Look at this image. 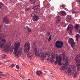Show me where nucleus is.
<instances>
[{
    "mask_svg": "<svg viewBox=\"0 0 80 80\" xmlns=\"http://www.w3.org/2000/svg\"><path fill=\"white\" fill-rule=\"evenodd\" d=\"M31 17L32 18V20L34 22H36V21L38 20L39 19L38 15H37L34 13H32L31 15Z\"/></svg>",
    "mask_w": 80,
    "mask_h": 80,
    "instance_id": "7",
    "label": "nucleus"
},
{
    "mask_svg": "<svg viewBox=\"0 0 80 80\" xmlns=\"http://www.w3.org/2000/svg\"><path fill=\"white\" fill-rule=\"evenodd\" d=\"M73 28L72 25H69L68 26L67 30L68 32H69V34H72V30H73Z\"/></svg>",
    "mask_w": 80,
    "mask_h": 80,
    "instance_id": "9",
    "label": "nucleus"
},
{
    "mask_svg": "<svg viewBox=\"0 0 80 80\" xmlns=\"http://www.w3.org/2000/svg\"><path fill=\"white\" fill-rule=\"evenodd\" d=\"M67 67V66L66 65H64L63 66V70H65V69H66V70H67V68H66Z\"/></svg>",
    "mask_w": 80,
    "mask_h": 80,
    "instance_id": "32",
    "label": "nucleus"
},
{
    "mask_svg": "<svg viewBox=\"0 0 80 80\" xmlns=\"http://www.w3.org/2000/svg\"><path fill=\"white\" fill-rule=\"evenodd\" d=\"M51 39H52V37H51V36H50L48 39V41H50L51 40Z\"/></svg>",
    "mask_w": 80,
    "mask_h": 80,
    "instance_id": "35",
    "label": "nucleus"
},
{
    "mask_svg": "<svg viewBox=\"0 0 80 80\" xmlns=\"http://www.w3.org/2000/svg\"><path fill=\"white\" fill-rule=\"evenodd\" d=\"M72 75L73 77H75L77 76V74H76V73H75V72H73Z\"/></svg>",
    "mask_w": 80,
    "mask_h": 80,
    "instance_id": "33",
    "label": "nucleus"
},
{
    "mask_svg": "<svg viewBox=\"0 0 80 80\" xmlns=\"http://www.w3.org/2000/svg\"><path fill=\"white\" fill-rule=\"evenodd\" d=\"M60 14H61L62 16H64L66 15V12L65 11H61Z\"/></svg>",
    "mask_w": 80,
    "mask_h": 80,
    "instance_id": "19",
    "label": "nucleus"
},
{
    "mask_svg": "<svg viewBox=\"0 0 80 80\" xmlns=\"http://www.w3.org/2000/svg\"><path fill=\"white\" fill-rule=\"evenodd\" d=\"M50 75L51 77H53V73L52 72L51 73H50Z\"/></svg>",
    "mask_w": 80,
    "mask_h": 80,
    "instance_id": "36",
    "label": "nucleus"
},
{
    "mask_svg": "<svg viewBox=\"0 0 80 80\" xmlns=\"http://www.w3.org/2000/svg\"><path fill=\"white\" fill-rule=\"evenodd\" d=\"M34 9L35 10H37V9H40V5H36L34 6Z\"/></svg>",
    "mask_w": 80,
    "mask_h": 80,
    "instance_id": "15",
    "label": "nucleus"
},
{
    "mask_svg": "<svg viewBox=\"0 0 80 80\" xmlns=\"http://www.w3.org/2000/svg\"><path fill=\"white\" fill-rule=\"evenodd\" d=\"M80 38V35L79 34H76V38L77 41H78V38Z\"/></svg>",
    "mask_w": 80,
    "mask_h": 80,
    "instance_id": "21",
    "label": "nucleus"
},
{
    "mask_svg": "<svg viewBox=\"0 0 80 80\" xmlns=\"http://www.w3.org/2000/svg\"><path fill=\"white\" fill-rule=\"evenodd\" d=\"M2 31V27H0V32ZM2 38H1V34H0V42L1 41V39Z\"/></svg>",
    "mask_w": 80,
    "mask_h": 80,
    "instance_id": "29",
    "label": "nucleus"
},
{
    "mask_svg": "<svg viewBox=\"0 0 80 80\" xmlns=\"http://www.w3.org/2000/svg\"><path fill=\"white\" fill-rule=\"evenodd\" d=\"M50 35V32H48V36H49Z\"/></svg>",
    "mask_w": 80,
    "mask_h": 80,
    "instance_id": "39",
    "label": "nucleus"
},
{
    "mask_svg": "<svg viewBox=\"0 0 80 80\" xmlns=\"http://www.w3.org/2000/svg\"><path fill=\"white\" fill-rule=\"evenodd\" d=\"M2 8V3H0V8Z\"/></svg>",
    "mask_w": 80,
    "mask_h": 80,
    "instance_id": "41",
    "label": "nucleus"
},
{
    "mask_svg": "<svg viewBox=\"0 0 80 80\" xmlns=\"http://www.w3.org/2000/svg\"><path fill=\"white\" fill-rule=\"evenodd\" d=\"M6 40L5 39H2L1 41L0 42V48H4L3 45L5 43Z\"/></svg>",
    "mask_w": 80,
    "mask_h": 80,
    "instance_id": "10",
    "label": "nucleus"
},
{
    "mask_svg": "<svg viewBox=\"0 0 80 80\" xmlns=\"http://www.w3.org/2000/svg\"><path fill=\"white\" fill-rule=\"evenodd\" d=\"M27 30H28V32L29 33H30V32H32V29L30 28H28Z\"/></svg>",
    "mask_w": 80,
    "mask_h": 80,
    "instance_id": "31",
    "label": "nucleus"
},
{
    "mask_svg": "<svg viewBox=\"0 0 80 80\" xmlns=\"http://www.w3.org/2000/svg\"><path fill=\"white\" fill-rule=\"evenodd\" d=\"M24 46V52L25 53H27L30 49V43L28 42H26Z\"/></svg>",
    "mask_w": 80,
    "mask_h": 80,
    "instance_id": "3",
    "label": "nucleus"
},
{
    "mask_svg": "<svg viewBox=\"0 0 80 80\" xmlns=\"http://www.w3.org/2000/svg\"><path fill=\"white\" fill-rule=\"evenodd\" d=\"M28 80H30V79H28Z\"/></svg>",
    "mask_w": 80,
    "mask_h": 80,
    "instance_id": "53",
    "label": "nucleus"
},
{
    "mask_svg": "<svg viewBox=\"0 0 80 80\" xmlns=\"http://www.w3.org/2000/svg\"><path fill=\"white\" fill-rule=\"evenodd\" d=\"M61 18H60V17L58 16L56 18V22L57 23H59L60 22L61 20Z\"/></svg>",
    "mask_w": 80,
    "mask_h": 80,
    "instance_id": "16",
    "label": "nucleus"
},
{
    "mask_svg": "<svg viewBox=\"0 0 80 80\" xmlns=\"http://www.w3.org/2000/svg\"><path fill=\"white\" fill-rule=\"evenodd\" d=\"M50 7V5L49 4H47L45 6V7L46 8H49Z\"/></svg>",
    "mask_w": 80,
    "mask_h": 80,
    "instance_id": "26",
    "label": "nucleus"
},
{
    "mask_svg": "<svg viewBox=\"0 0 80 80\" xmlns=\"http://www.w3.org/2000/svg\"><path fill=\"white\" fill-rule=\"evenodd\" d=\"M65 10H66L67 11H68V10L67 9V8H65Z\"/></svg>",
    "mask_w": 80,
    "mask_h": 80,
    "instance_id": "44",
    "label": "nucleus"
},
{
    "mask_svg": "<svg viewBox=\"0 0 80 80\" xmlns=\"http://www.w3.org/2000/svg\"><path fill=\"white\" fill-rule=\"evenodd\" d=\"M12 78H13V79L14 78H14H13V77H12Z\"/></svg>",
    "mask_w": 80,
    "mask_h": 80,
    "instance_id": "50",
    "label": "nucleus"
},
{
    "mask_svg": "<svg viewBox=\"0 0 80 80\" xmlns=\"http://www.w3.org/2000/svg\"><path fill=\"white\" fill-rule=\"evenodd\" d=\"M71 12L72 13H77V12H75V9H73L71 10Z\"/></svg>",
    "mask_w": 80,
    "mask_h": 80,
    "instance_id": "28",
    "label": "nucleus"
},
{
    "mask_svg": "<svg viewBox=\"0 0 80 80\" xmlns=\"http://www.w3.org/2000/svg\"><path fill=\"white\" fill-rule=\"evenodd\" d=\"M77 70L78 72H80V67L79 66L77 67Z\"/></svg>",
    "mask_w": 80,
    "mask_h": 80,
    "instance_id": "30",
    "label": "nucleus"
},
{
    "mask_svg": "<svg viewBox=\"0 0 80 80\" xmlns=\"http://www.w3.org/2000/svg\"><path fill=\"white\" fill-rule=\"evenodd\" d=\"M62 59L64 61H65L66 60V58H65V55H64V54L62 55Z\"/></svg>",
    "mask_w": 80,
    "mask_h": 80,
    "instance_id": "27",
    "label": "nucleus"
},
{
    "mask_svg": "<svg viewBox=\"0 0 80 80\" xmlns=\"http://www.w3.org/2000/svg\"><path fill=\"white\" fill-rule=\"evenodd\" d=\"M31 4H34L35 5V0H29Z\"/></svg>",
    "mask_w": 80,
    "mask_h": 80,
    "instance_id": "22",
    "label": "nucleus"
},
{
    "mask_svg": "<svg viewBox=\"0 0 80 80\" xmlns=\"http://www.w3.org/2000/svg\"><path fill=\"white\" fill-rule=\"evenodd\" d=\"M60 8H62V5L60 6Z\"/></svg>",
    "mask_w": 80,
    "mask_h": 80,
    "instance_id": "47",
    "label": "nucleus"
},
{
    "mask_svg": "<svg viewBox=\"0 0 80 80\" xmlns=\"http://www.w3.org/2000/svg\"><path fill=\"white\" fill-rule=\"evenodd\" d=\"M30 10V9L28 8H26L25 9V11H26V12H27V11H28L29 10Z\"/></svg>",
    "mask_w": 80,
    "mask_h": 80,
    "instance_id": "34",
    "label": "nucleus"
},
{
    "mask_svg": "<svg viewBox=\"0 0 80 80\" xmlns=\"http://www.w3.org/2000/svg\"><path fill=\"white\" fill-rule=\"evenodd\" d=\"M11 67H15V66L14 65V64H12L11 65Z\"/></svg>",
    "mask_w": 80,
    "mask_h": 80,
    "instance_id": "40",
    "label": "nucleus"
},
{
    "mask_svg": "<svg viewBox=\"0 0 80 80\" xmlns=\"http://www.w3.org/2000/svg\"><path fill=\"white\" fill-rule=\"evenodd\" d=\"M20 45V43L18 42L15 45L14 53L15 54V57H16V58L18 57V55H21L22 54V53H23L22 49H19Z\"/></svg>",
    "mask_w": 80,
    "mask_h": 80,
    "instance_id": "1",
    "label": "nucleus"
},
{
    "mask_svg": "<svg viewBox=\"0 0 80 80\" xmlns=\"http://www.w3.org/2000/svg\"><path fill=\"white\" fill-rule=\"evenodd\" d=\"M2 58L4 59H6L7 58V56L5 55V54H2Z\"/></svg>",
    "mask_w": 80,
    "mask_h": 80,
    "instance_id": "23",
    "label": "nucleus"
},
{
    "mask_svg": "<svg viewBox=\"0 0 80 80\" xmlns=\"http://www.w3.org/2000/svg\"><path fill=\"white\" fill-rule=\"evenodd\" d=\"M53 61H54L53 59H52V60L51 61H52V62H53Z\"/></svg>",
    "mask_w": 80,
    "mask_h": 80,
    "instance_id": "48",
    "label": "nucleus"
},
{
    "mask_svg": "<svg viewBox=\"0 0 80 80\" xmlns=\"http://www.w3.org/2000/svg\"><path fill=\"white\" fill-rule=\"evenodd\" d=\"M66 62L68 63V58H67Z\"/></svg>",
    "mask_w": 80,
    "mask_h": 80,
    "instance_id": "38",
    "label": "nucleus"
},
{
    "mask_svg": "<svg viewBox=\"0 0 80 80\" xmlns=\"http://www.w3.org/2000/svg\"><path fill=\"white\" fill-rule=\"evenodd\" d=\"M63 43L62 42L60 41H57L55 43V46L56 48H61L62 47H63Z\"/></svg>",
    "mask_w": 80,
    "mask_h": 80,
    "instance_id": "6",
    "label": "nucleus"
},
{
    "mask_svg": "<svg viewBox=\"0 0 80 80\" xmlns=\"http://www.w3.org/2000/svg\"><path fill=\"white\" fill-rule=\"evenodd\" d=\"M20 77H22V78H23V77H22V76H20Z\"/></svg>",
    "mask_w": 80,
    "mask_h": 80,
    "instance_id": "45",
    "label": "nucleus"
},
{
    "mask_svg": "<svg viewBox=\"0 0 80 80\" xmlns=\"http://www.w3.org/2000/svg\"><path fill=\"white\" fill-rule=\"evenodd\" d=\"M62 57H61L60 55H59V57L56 58V60L55 62V64L57 65L58 62V65L60 66L62 65Z\"/></svg>",
    "mask_w": 80,
    "mask_h": 80,
    "instance_id": "4",
    "label": "nucleus"
},
{
    "mask_svg": "<svg viewBox=\"0 0 80 80\" xmlns=\"http://www.w3.org/2000/svg\"><path fill=\"white\" fill-rule=\"evenodd\" d=\"M0 73H3V72H0Z\"/></svg>",
    "mask_w": 80,
    "mask_h": 80,
    "instance_id": "51",
    "label": "nucleus"
},
{
    "mask_svg": "<svg viewBox=\"0 0 80 80\" xmlns=\"http://www.w3.org/2000/svg\"><path fill=\"white\" fill-rule=\"evenodd\" d=\"M20 0V1H23V0Z\"/></svg>",
    "mask_w": 80,
    "mask_h": 80,
    "instance_id": "52",
    "label": "nucleus"
},
{
    "mask_svg": "<svg viewBox=\"0 0 80 80\" xmlns=\"http://www.w3.org/2000/svg\"><path fill=\"white\" fill-rule=\"evenodd\" d=\"M8 35H9V36H10L11 37H12V38H13V37H15V33L12 32L11 34L10 32H9L8 33Z\"/></svg>",
    "mask_w": 80,
    "mask_h": 80,
    "instance_id": "13",
    "label": "nucleus"
},
{
    "mask_svg": "<svg viewBox=\"0 0 80 80\" xmlns=\"http://www.w3.org/2000/svg\"><path fill=\"white\" fill-rule=\"evenodd\" d=\"M28 56H29V57H32L33 56H32V51H29V52L28 53Z\"/></svg>",
    "mask_w": 80,
    "mask_h": 80,
    "instance_id": "18",
    "label": "nucleus"
},
{
    "mask_svg": "<svg viewBox=\"0 0 80 80\" xmlns=\"http://www.w3.org/2000/svg\"><path fill=\"white\" fill-rule=\"evenodd\" d=\"M76 63H77V64H78L80 62V59H79V58H78V57L77 56H76Z\"/></svg>",
    "mask_w": 80,
    "mask_h": 80,
    "instance_id": "20",
    "label": "nucleus"
},
{
    "mask_svg": "<svg viewBox=\"0 0 80 80\" xmlns=\"http://www.w3.org/2000/svg\"><path fill=\"white\" fill-rule=\"evenodd\" d=\"M71 20V17L70 16H68L66 18V20L68 23L70 22V20Z\"/></svg>",
    "mask_w": 80,
    "mask_h": 80,
    "instance_id": "14",
    "label": "nucleus"
},
{
    "mask_svg": "<svg viewBox=\"0 0 80 80\" xmlns=\"http://www.w3.org/2000/svg\"><path fill=\"white\" fill-rule=\"evenodd\" d=\"M11 46V44H9L8 43H7L5 46L4 50L5 52H8V50H9L10 48V47Z\"/></svg>",
    "mask_w": 80,
    "mask_h": 80,
    "instance_id": "12",
    "label": "nucleus"
},
{
    "mask_svg": "<svg viewBox=\"0 0 80 80\" xmlns=\"http://www.w3.org/2000/svg\"><path fill=\"white\" fill-rule=\"evenodd\" d=\"M46 57H45L44 58H43H43H42V57H41V58H42L43 60H44V59H45V58Z\"/></svg>",
    "mask_w": 80,
    "mask_h": 80,
    "instance_id": "46",
    "label": "nucleus"
},
{
    "mask_svg": "<svg viewBox=\"0 0 80 80\" xmlns=\"http://www.w3.org/2000/svg\"><path fill=\"white\" fill-rule=\"evenodd\" d=\"M40 52L41 53V57L43 58H43H45V57H47L46 55H48V52H47L45 53V51L44 49L41 50Z\"/></svg>",
    "mask_w": 80,
    "mask_h": 80,
    "instance_id": "5",
    "label": "nucleus"
},
{
    "mask_svg": "<svg viewBox=\"0 0 80 80\" xmlns=\"http://www.w3.org/2000/svg\"><path fill=\"white\" fill-rule=\"evenodd\" d=\"M79 25L78 24L76 25V26L75 27V28L77 30H79Z\"/></svg>",
    "mask_w": 80,
    "mask_h": 80,
    "instance_id": "24",
    "label": "nucleus"
},
{
    "mask_svg": "<svg viewBox=\"0 0 80 80\" xmlns=\"http://www.w3.org/2000/svg\"><path fill=\"white\" fill-rule=\"evenodd\" d=\"M79 80H80V79H79Z\"/></svg>",
    "mask_w": 80,
    "mask_h": 80,
    "instance_id": "55",
    "label": "nucleus"
},
{
    "mask_svg": "<svg viewBox=\"0 0 80 80\" xmlns=\"http://www.w3.org/2000/svg\"><path fill=\"white\" fill-rule=\"evenodd\" d=\"M68 42H69V43L71 44V47H72L73 49H74V48H75V43L74 42V41H73V39L72 38H70Z\"/></svg>",
    "mask_w": 80,
    "mask_h": 80,
    "instance_id": "8",
    "label": "nucleus"
},
{
    "mask_svg": "<svg viewBox=\"0 0 80 80\" xmlns=\"http://www.w3.org/2000/svg\"><path fill=\"white\" fill-rule=\"evenodd\" d=\"M26 28H27V29H28V28H29V27H28V26H26Z\"/></svg>",
    "mask_w": 80,
    "mask_h": 80,
    "instance_id": "43",
    "label": "nucleus"
},
{
    "mask_svg": "<svg viewBox=\"0 0 80 80\" xmlns=\"http://www.w3.org/2000/svg\"><path fill=\"white\" fill-rule=\"evenodd\" d=\"M3 21L5 24H8L10 23V21H9V19L7 17H5L4 18Z\"/></svg>",
    "mask_w": 80,
    "mask_h": 80,
    "instance_id": "11",
    "label": "nucleus"
},
{
    "mask_svg": "<svg viewBox=\"0 0 80 80\" xmlns=\"http://www.w3.org/2000/svg\"><path fill=\"white\" fill-rule=\"evenodd\" d=\"M36 73L37 75H40V74H42V72H40V71H38L36 72Z\"/></svg>",
    "mask_w": 80,
    "mask_h": 80,
    "instance_id": "25",
    "label": "nucleus"
},
{
    "mask_svg": "<svg viewBox=\"0 0 80 80\" xmlns=\"http://www.w3.org/2000/svg\"><path fill=\"white\" fill-rule=\"evenodd\" d=\"M67 72L68 73V75H71L72 73V69L71 68H68V70H67Z\"/></svg>",
    "mask_w": 80,
    "mask_h": 80,
    "instance_id": "17",
    "label": "nucleus"
},
{
    "mask_svg": "<svg viewBox=\"0 0 80 80\" xmlns=\"http://www.w3.org/2000/svg\"><path fill=\"white\" fill-rule=\"evenodd\" d=\"M16 68H17V69H19V68H20L19 66L18 65H16Z\"/></svg>",
    "mask_w": 80,
    "mask_h": 80,
    "instance_id": "37",
    "label": "nucleus"
},
{
    "mask_svg": "<svg viewBox=\"0 0 80 80\" xmlns=\"http://www.w3.org/2000/svg\"><path fill=\"white\" fill-rule=\"evenodd\" d=\"M62 7L63 8H65V6L63 5H62Z\"/></svg>",
    "mask_w": 80,
    "mask_h": 80,
    "instance_id": "42",
    "label": "nucleus"
},
{
    "mask_svg": "<svg viewBox=\"0 0 80 80\" xmlns=\"http://www.w3.org/2000/svg\"><path fill=\"white\" fill-rule=\"evenodd\" d=\"M48 57L47 56V57Z\"/></svg>",
    "mask_w": 80,
    "mask_h": 80,
    "instance_id": "54",
    "label": "nucleus"
},
{
    "mask_svg": "<svg viewBox=\"0 0 80 80\" xmlns=\"http://www.w3.org/2000/svg\"><path fill=\"white\" fill-rule=\"evenodd\" d=\"M36 42H34L33 43V46H32V49H33L34 53H35V56L40 57V51L38 50H37V44L35 43Z\"/></svg>",
    "mask_w": 80,
    "mask_h": 80,
    "instance_id": "2",
    "label": "nucleus"
},
{
    "mask_svg": "<svg viewBox=\"0 0 80 80\" xmlns=\"http://www.w3.org/2000/svg\"><path fill=\"white\" fill-rule=\"evenodd\" d=\"M2 62H0V65H2Z\"/></svg>",
    "mask_w": 80,
    "mask_h": 80,
    "instance_id": "49",
    "label": "nucleus"
}]
</instances>
